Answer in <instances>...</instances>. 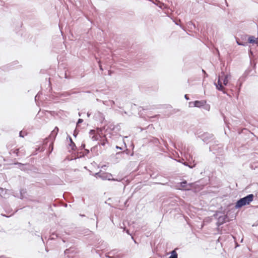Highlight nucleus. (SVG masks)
Instances as JSON below:
<instances>
[{
	"label": "nucleus",
	"mask_w": 258,
	"mask_h": 258,
	"mask_svg": "<svg viewBox=\"0 0 258 258\" xmlns=\"http://www.w3.org/2000/svg\"><path fill=\"white\" fill-rule=\"evenodd\" d=\"M123 158L125 157V155H127V153L125 152H118L116 153V156H120Z\"/></svg>",
	"instance_id": "dca6fc26"
},
{
	"label": "nucleus",
	"mask_w": 258,
	"mask_h": 258,
	"mask_svg": "<svg viewBox=\"0 0 258 258\" xmlns=\"http://www.w3.org/2000/svg\"><path fill=\"white\" fill-rule=\"evenodd\" d=\"M41 238L42 240L43 241V238H42V237H41Z\"/></svg>",
	"instance_id": "c03bdc74"
},
{
	"label": "nucleus",
	"mask_w": 258,
	"mask_h": 258,
	"mask_svg": "<svg viewBox=\"0 0 258 258\" xmlns=\"http://www.w3.org/2000/svg\"><path fill=\"white\" fill-rule=\"evenodd\" d=\"M68 251H69V249H66L65 251H64V253H67L68 252Z\"/></svg>",
	"instance_id": "473e14b6"
},
{
	"label": "nucleus",
	"mask_w": 258,
	"mask_h": 258,
	"mask_svg": "<svg viewBox=\"0 0 258 258\" xmlns=\"http://www.w3.org/2000/svg\"><path fill=\"white\" fill-rule=\"evenodd\" d=\"M127 202V200L125 201V204H126Z\"/></svg>",
	"instance_id": "37998d69"
},
{
	"label": "nucleus",
	"mask_w": 258,
	"mask_h": 258,
	"mask_svg": "<svg viewBox=\"0 0 258 258\" xmlns=\"http://www.w3.org/2000/svg\"><path fill=\"white\" fill-rule=\"evenodd\" d=\"M220 76H222V80L223 79V85L227 86L228 83L229 79L230 78L231 75L230 74L225 75L223 72H222Z\"/></svg>",
	"instance_id": "423d86ee"
},
{
	"label": "nucleus",
	"mask_w": 258,
	"mask_h": 258,
	"mask_svg": "<svg viewBox=\"0 0 258 258\" xmlns=\"http://www.w3.org/2000/svg\"><path fill=\"white\" fill-rule=\"evenodd\" d=\"M114 250H115V252H115V255H116V254H120V255H122V257H123V254L120 251L117 250L116 249H114Z\"/></svg>",
	"instance_id": "aec40b11"
},
{
	"label": "nucleus",
	"mask_w": 258,
	"mask_h": 258,
	"mask_svg": "<svg viewBox=\"0 0 258 258\" xmlns=\"http://www.w3.org/2000/svg\"><path fill=\"white\" fill-rule=\"evenodd\" d=\"M236 43L238 45L246 46L247 42H240L238 40H236Z\"/></svg>",
	"instance_id": "a211bd4d"
},
{
	"label": "nucleus",
	"mask_w": 258,
	"mask_h": 258,
	"mask_svg": "<svg viewBox=\"0 0 258 258\" xmlns=\"http://www.w3.org/2000/svg\"><path fill=\"white\" fill-rule=\"evenodd\" d=\"M115 250H112L108 252V254H111V256L109 255L108 254H106L105 257L108 258H122V255H120V254H116L115 255Z\"/></svg>",
	"instance_id": "6e6552de"
},
{
	"label": "nucleus",
	"mask_w": 258,
	"mask_h": 258,
	"mask_svg": "<svg viewBox=\"0 0 258 258\" xmlns=\"http://www.w3.org/2000/svg\"><path fill=\"white\" fill-rule=\"evenodd\" d=\"M184 98L186 100H189V98L188 97L187 95H184Z\"/></svg>",
	"instance_id": "a878e982"
},
{
	"label": "nucleus",
	"mask_w": 258,
	"mask_h": 258,
	"mask_svg": "<svg viewBox=\"0 0 258 258\" xmlns=\"http://www.w3.org/2000/svg\"><path fill=\"white\" fill-rule=\"evenodd\" d=\"M253 198L254 195L253 194H249L246 196L240 199L236 203L235 208L236 209H239L244 206L249 205L250 203L253 201Z\"/></svg>",
	"instance_id": "f257e3e1"
},
{
	"label": "nucleus",
	"mask_w": 258,
	"mask_h": 258,
	"mask_svg": "<svg viewBox=\"0 0 258 258\" xmlns=\"http://www.w3.org/2000/svg\"><path fill=\"white\" fill-rule=\"evenodd\" d=\"M163 6V4H162L161 5H160V6H159V7L160 8H162V6Z\"/></svg>",
	"instance_id": "4c0bfd02"
},
{
	"label": "nucleus",
	"mask_w": 258,
	"mask_h": 258,
	"mask_svg": "<svg viewBox=\"0 0 258 258\" xmlns=\"http://www.w3.org/2000/svg\"><path fill=\"white\" fill-rule=\"evenodd\" d=\"M187 184V182L186 181H182L180 182V186L182 187H185Z\"/></svg>",
	"instance_id": "6ab92c4d"
},
{
	"label": "nucleus",
	"mask_w": 258,
	"mask_h": 258,
	"mask_svg": "<svg viewBox=\"0 0 258 258\" xmlns=\"http://www.w3.org/2000/svg\"><path fill=\"white\" fill-rule=\"evenodd\" d=\"M205 103V101H195L194 102H189V106H192V104H193L194 107H201L203 106Z\"/></svg>",
	"instance_id": "39448f33"
},
{
	"label": "nucleus",
	"mask_w": 258,
	"mask_h": 258,
	"mask_svg": "<svg viewBox=\"0 0 258 258\" xmlns=\"http://www.w3.org/2000/svg\"><path fill=\"white\" fill-rule=\"evenodd\" d=\"M99 68H100V70L103 71L102 67L100 63H99Z\"/></svg>",
	"instance_id": "bb28decb"
},
{
	"label": "nucleus",
	"mask_w": 258,
	"mask_h": 258,
	"mask_svg": "<svg viewBox=\"0 0 258 258\" xmlns=\"http://www.w3.org/2000/svg\"><path fill=\"white\" fill-rule=\"evenodd\" d=\"M126 224H127V225H128V224H129V222H128V221H126L123 222V226H124V227H123V231H126V232L128 234H129V229L126 228Z\"/></svg>",
	"instance_id": "4468645a"
},
{
	"label": "nucleus",
	"mask_w": 258,
	"mask_h": 258,
	"mask_svg": "<svg viewBox=\"0 0 258 258\" xmlns=\"http://www.w3.org/2000/svg\"><path fill=\"white\" fill-rule=\"evenodd\" d=\"M74 136L75 137H76V136H77V133H76V131H75V132H74Z\"/></svg>",
	"instance_id": "72a5a7b5"
},
{
	"label": "nucleus",
	"mask_w": 258,
	"mask_h": 258,
	"mask_svg": "<svg viewBox=\"0 0 258 258\" xmlns=\"http://www.w3.org/2000/svg\"><path fill=\"white\" fill-rule=\"evenodd\" d=\"M65 78H68L66 73H65Z\"/></svg>",
	"instance_id": "58836bf2"
},
{
	"label": "nucleus",
	"mask_w": 258,
	"mask_h": 258,
	"mask_svg": "<svg viewBox=\"0 0 258 258\" xmlns=\"http://www.w3.org/2000/svg\"><path fill=\"white\" fill-rule=\"evenodd\" d=\"M194 166H195V165H194V166H189V167L190 168H193V167H194Z\"/></svg>",
	"instance_id": "a19ab883"
},
{
	"label": "nucleus",
	"mask_w": 258,
	"mask_h": 258,
	"mask_svg": "<svg viewBox=\"0 0 258 258\" xmlns=\"http://www.w3.org/2000/svg\"><path fill=\"white\" fill-rule=\"evenodd\" d=\"M40 93H38V94L35 96V101H36V100H37V99H39V97H40Z\"/></svg>",
	"instance_id": "412c9836"
},
{
	"label": "nucleus",
	"mask_w": 258,
	"mask_h": 258,
	"mask_svg": "<svg viewBox=\"0 0 258 258\" xmlns=\"http://www.w3.org/2000/svg\"><path fill=\"white\" fill-rule=\"evenodd\" d=\"M184 165H185V166H188L187 164H186V163H184Z\"/></svg>",
	"instance_id": "79ce46f5"
},
{
	"label": "nucleus",
	"mask_w": 258,
	"mask_h": 258,
	"mask_svg": "<svg viewBox=\"0 0 258 258\" xmlns=\"http://www.w3.org/2000/svg\"><path fill=\"white\" fill-rule=\"evenodd\" d=\"M85 151L86 152V153H87V154H88V153H89V150H88V149H85Z\"/></svg>",
	"instance_id": "2f4dec72"
},
{
	"label": "nucleus",
	"mask_w": 258,
	"mask_h": 258,
	"mask_svg": "<svg viewBox=\"0 0 258 258\" xmlns=\"http://www.w3.org/2000/svg\"><path fill=\"white\" fill-rule=\"evenodd\" d=\"M90 116V113H89V112L87 113V116L88 117H89Z\"/></svg>",
	"instance_id": "c9c22d12"
},
{
	"label": "nucleus",
	"mask_w": 258,
	"mask_h": 258,
	"mask_svg": "<svg viewBox=\"0 0 258 258\" xmlns=\"http://www.w3.org/2000/svg\"><path fill=\"white\" fill-rule=\"evenodd\" d=\"M201 138L203 142L209 143L213 140V135L208 133H205L201 135Z\"/></svg>",
	"instance_id": "20e7f679"
},
{
	"label": "nucleus",
	"mask_w": 258,
	"mask_h": 258,
	"mask_svg": "<svg viewBox=\"0 0 258 258\" xmlns=\"http://www.w3.org/2000/svg\"><path fill=\"white\" fill-rule=\"evenodd\" d=\"M227 216L225 215H223L219 216L218 218V221L217 223V225L219 226L222 225L225 222L226 219H227Z\"/></svg>",
	"instance_id": "0eeeda50"
},
{
	"label": "nucleus",
	"mask_w": 258,
	"mask_h": 258,
	"mask_svg": "<svg viewBox=\"0 0 258 258\" xmlns=\"http://www.w3.org/2000/svg\"><path fill=\"white\" fill-rule=\"evenodd\" d=\"M85 144H82V145H81V148H85Z\"/></svg>",
	"instance_id": "c85d7f7f"
},
{
	"label": "nucleus",
	"mask_w": 258,
	"mask_h": 258,
	"mask_svg": "<svg viewBox=\"0 0 258 258\" xmlns=\"http://www.w3.org/2000/svg\"><path fill=\"white\" fill-rule=\"evenodd\" d=\"M101 145L104 146L105 145V142L103 141L102 143H101Z\"/></svg>",
	"instance_id": "cd10ccee"
},
{
	"label": "nucleus",
	"mask_w": 258,
	"mask_h": 258,
	"mask_svg": "<svg viewBox=\"0 0 258 258\" xmlns=\"http://www.w3.org/2000/svg\"><path fill=\"white\" fill-rule=\"evenodd\" d=\"M202 72L206 75V76H207V74H206V72L204 70H202Z\"/></svg>",
	"instance_id": "7c9ffc66"
},
{
	"label": "nucleus",
	"mask_w": 258,
	"mask_h": 258,
	"mask_svg": "<svg viewBox=\"0 0 258 258\" xmlns=\"http://www.w3.org/2000/svg\"><path fill=\"white\" fill-rule=\"evenodd\" d=\"M94 117L96 118L98 117L99 120L100 121H102L104 119L103 114L100 112H98L97 113H95Z\"/></svg>",
	"instance_id": "f8f14e48"
},
{
	"label": "nucleus",
	"mask_w": 258,
	"mask_h": 258,
	"mask_svg": "<svg viewBox=\"0 0 258 258\" xmlns=\"http://www.w3.org/2000/svg\"><path fill=\"white\" fill-rule=\"evenodd\" d=\"M83 119H81V118H79V119H78V122H77V124L78 125V124H79V123H81L83 122Z\"/></svg>",
	"instance_id": "b1692460"
},
{
	"label": "nucleus",
	"mask_w": 258,
	"mask_h": 258,
	"mask_svg": "<svg viewBox=\"0 0 258 258\" xmlns=\"http://www.w3.org/2000/svg\"><path fill=\"white\" fill-rule=\"evenodd\" d=\"M108 175H108L106 173L98 172V173H96L95 174V176H96V177H99L103 179H109V178H108Z\"/></svg>",
	"instance_id": "9d476101"
},
{
	"label": "nucleus",
	"mask_w": 258,
	"mask_h": 258,
	"mask_svg": "<svg viewBox=\"0 0 258 258\" xmlns=\"http://www.w3.org/2000/svg\"><path fill=\"white\" fill-rule=\"evenodd\" d=\"M116 148L117 149H120V150H121V149H121V148L119 147L118 146H116Z\"/></svg>",
	"instance_id": "f704fd0d"
},
{
	"label": "nucleus",
	"mask_w": 258,
	"mask_h": 258,
	"mask_svg": "<svg viewBox=\"0 0 258 258\" xmlns=\"http://www.w3.org/2000/svg\"><path fill=\"white\" fill-rule=\"evenodd\" d=\"M89 134L90 137L93 141L98 140L99 138H100V136L95 134V131L94 130H91L89 132Z\"/></svg>",
	"instance_id": "1a4fd4ad"
},
{
	"label": "nucleus",
	"mask_w": 258,
	"mask_h": 258,
	"mask_svg": "<svg viewBox=\"0 0 258 258\" xmlns=\"http://www.w3.org/2000/svg\"><path fill=\"white\" fill-rule=\"evenodd\" d=\"M58 132V128L57 127H55L53 131L51 132L50 137H55L56 135L57 134V133Z\"/></svg>",
	"instance_id": "ddd939ff"
},
{
	"label": "nucleus",
	"mask_w": 258,
	"mask_h": 258,
	"mask_svg": "<svg viewBox=\"0 0 258 258\" xmlns=\"http://www.w3.org/2000/svg\"><path fill=\"white\" fill-rule=\"evenodd\" d=\"M131 238L134 241V242L136 243V241L134 240V238L133 236H131Z\"/></svg>",
	"instance_id": "c756f323"
},
{
	"label": "nucleus",
	"mask_w": 258,
	"mask_h": 258,
	"mask_svg": "<svg viewBox=\"0 0 258 258\" xmlns=\"http://www.w3.org/2000/svg\"><path fill=\"white\" fill-rule=\"evenodd\" d=\"M188 156H189V157H190V155H189V154H188L187 153V155H186V158H187V156H188Z\"/></svg>",
	"instance_id": "ea45409f"
},
{
	"label": "nucleus",
	"mask_w": 258,
	"mask_h": 258,
	"mask_svg": "<svg viewBox=\"0 0 258 258\" xmlns=\"http://www.w3.org/2000/svg\"><path fill=\"white\" fill-rule=\"evenodd\" d=\"M70 140L71 142L70 146L71 147L72 149L74 150L75 148H76L75 144L73 142L72 139L71 138H70Z\"/></svg>",
	"instance_id": "f3484780"
},
{
	"label": "nucleus",
	"mask_w": 258,
	"mask_h": 258,
	"mask_svg": "<svg viewBox=\"0 0 258 258\" xmlns=\"http://www.w3.org/2000/svg\"><path fill=\"white\" fill-rule=\"evenodd\" d=\"M10 155L14 154L17 157L22 156L25 155V151L24 148H20L10 150L9 151Z\"/></svg>",
	"instance_id": "f03ea898"
},
{
	"label": "nucleus",
	"mask_w": 258,
	"mask_h": 258,
	"mask_svg": "<svg viewBox=\"0 0 258 258\" xmlns=\"http://www.w3.org/2000/svg\"><path fill=\"white\" fill-rule=\"evenodd\" d=\"M169 258H177V253L175 250H172Z\"/></svg>",
	"instance_id": "2eb2a0df"
},
{
	"label": "nucleus",
	"mask_w": 258,
	"mask_h": 258,
	"mask_svg": "<svg viewBox=\"0 0 258 258\" xmlns=\"http://www.w3.org/2000/svg\"><path fill=\"white\" fill-rule=\"evenodd\" d=\"M254 36H249L248 38V42L249 43H255L258 45V40Z\"/></svg>",
	"instance_id": "9b49d317"
},
{
	"label": "nucleus",
	"mask_w": 258,
	"mask_h": 258,
	"mask_svg": "<svg viewBox=\"0 0 258 258\" xmlns=\"http://www.w3.org/2000/svg\"><path fill=\"white\" fill-rule=\"evenodd\" d=\"M19 136H20V137H24V136H23V135H22V131H21V132H20V133H19Z\"/></svg>",
	"instance_id": "393cba45"
},
{
	"label": "nucleus",
	"mask_w": 258,
	"mask_h": 258,
	"mask_svg": "<svg viewBox=\"0 0 258 258\" xmlns=\"http://www.w3.org/2000/svg\"><path fill=\"white\" fill-rule=\"evenodd\" d=\"M15 165H18L20 168H21V167L24 165V164H22L21 163H19V162L15 163Z\"/></svg>",
	"instance_id": "4be33fe9"
},
{
	"label": "nucleus",
	"mask_w": 258,
	"mask_h": 258,
	"mask_svg": "<svg viewBox=\"0 0 258 258\" xmlns=\"http://www.w3.org/2000/svg\"><path fill=\"white\" fill-rule=\"evenodd\" d=\"M95 147L91 148V151H92L93 150L95 149Z\"/></svg>",
	"instance_id": "e433bc0d"
},
{
	"label": "nucleus",
	"mask_w": 258,
	"mask_h": 258,
	"mask_svg": "<svg viewBox=\"0 0 258 258\" xmlns=\"http://www.w3.org/2000/svg\"><path fill=\"white\" fill-rule=\"evenodd\" d=\"M221 80H222V76H219L217 82H214L216 89L220 91H222L224 94L226 92L224 91V87L221 83Z\"/></svg>",
	"instance_id": "7ed1b4c3"
},
{
	"label": "nucleus",
	"mask_w": 258,
	"mask_h": 258,
	"mask_svg": "<svg viewBox=\"0 0 258 258\" xmlns=\"http://www.w3.org/2000/svg\"><path fill=\"white\" fill-rule=\"evenodd\" d=\"M4 189L3 188H0V196H2V195L4 194Z\"/></svg>",
	"instance_id": "5701e85b"
},
{
	"label": "nucleus",
	"mask_w": 258,
	"mask_h": 258,
	"mask_svg": "<svg viewBox=\"0 0 258 258\" xmlns=\"http://www.w3.org/2000/svg\"><path fill=\"white\" fill-rule=\"evenodd\" d=\"M156 2H157L158 1L157 0H155Z\"/></svg>",
	"instance_id": "a18cd8bd"
}]
</instances>
